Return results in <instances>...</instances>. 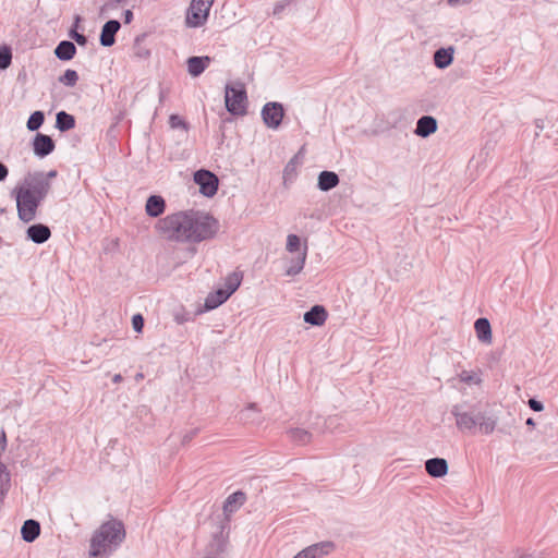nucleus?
<instances>
[{
    "mask_svg": "<svg viewBox=\"0 0 558 558\" xmlns=\"http://www.w3.org/2000/svg\"><path fill=\"white\" fill-rule=\"evenodd\" d=\"M197 433H198V429H197V428H195V429H193V430H191V432L186 433V434L183 436V438H182V442H183V444H187L189 441H191V440L195 437V435H196Z\"/></svg>",
    "mask_w": 558,
    "mask_h": 558,
    "instance_id": "ea45409f",
    "label": "nucleus"
},
{
    "mask_svg": "<svg viewBox=\"0 0 558 558\" xmlns=\"http://www.w3.org/2000/svg\"><path fill=\"white\" fill-rule=\"evenodd\" d=\"M425 470L432 477H444L447 475L449 466L444 458H432L425 461Z\"/></svg>",
    "mask_w": 558,
    "mask_h": 558,
    "instance_id": "ddd939ff",
    "label": "nucleus"
},
{
    "mask_svg": "<svg viewBox=\"0 0 558 558\" xmlns=\"http://www.w3.org/2000/svg\"><path fill=\"white\" fill-rule=\"evenodd\" d=\"M294 169H295L294 160H293V159H291V160L287 163V166H286V168H284V171H283V172H284V177L290 175V173H292V172L294 171Z\"/></svg>",
    "mask_w": 558,
    "mask_h": 558,
    "instance_id": "79ce46f5",
    "label": "nucleus"
},
{
    "mask_svg": "<svg viewBox=\"0 0 558 558\" xmlns=\"http://www.w3.org/2000/svg\"><path fill=\"white\" fill-rule=\"evenodd\" d=\"M284 117L283 106L280 102H267L262 109V118L265 125L269 129L277 130Z\"/></svg>",
    "mask_w": 558,
    "mask_h": 558,
    "instance_id": "1a4fd4ad",
    "label": "nucleus"
},
{
    "mask_svg": "<svg viewBox=\"0 0 558 558\" xmlns=\"http://www.w3.org/2000/svg\"><path fill=\"white\" fill-rule=\"evenodd\" d=\"M211 59L208 56L190 57L187 59V71L193 77L199 76L209 65Z\"/></svg>",
    "mask_w": 558,
    "mask_h": 558,
    "instance_id": "6ab92c4d",
    "label": "nucleus"
},
{
    "mask_svg": "<svg viewBox=\"0 0 558 558\" xmlns=\"http://www.w3.org/2000/svg\"><path fill=\"white\" fill-rule=\"evenodd\" d=\"M437 131V120L432 116H423L416 122L414 133L421 137H428Z\"/></svg>",
    "mask_w": 558,
    "mask_h": 558,
    "instance_id": "2eb2a0df",
    "label": "nucleus"
},
{
    "mask_svg": "<svg viewBox=\"0 0 558 558\" xmlns=\"http://www.w3.org/2000/svg\"><path fill=\"white\" fill-rule=\"evenodd\" d=\"M293 558H299L296 555Z\"/></svg>",
    "mask_w": 558,
    "mask_h": 558,
    "instance_id": "5fc2aeb1",
    "label": "nucleus"
},
{
    "mask_svg": "<svg viewBox=\"0 0 558 558\" xmlns=\"http://www.w3.org/2000/svg\"><path fill=\"white\" fill-rule=\"evenodd\" d=\"M225 102L227 110L233 116L246 113L247 95L242 82L227 84L225 87Z\"/></svg>",
    "mask_w": 558,
    "mask_h": 558,
    "instance_id": "39448f33",
    "label": "nucleus"
},
{
    "mask_svg": "<svg viewBox=\"0 0 558 558\" xmlns=\"http://www.w3.org/2000/svg\"><path fill=\"white\" fill-rule=\"evenodd\" d=\"M54 148V141L49 135L43 133H37L35 135L33 140V150L37 157L44 158L50 155Z\"/></svg>",
    "mask_w": 558,
    "mask_h": 558,
    "instance_id": "9d476101",
    "label": "nucleus"
},
{
    "mask_svg": "<svg viewBox=\"0 0 558 558\" xmlns=\"http://www.w3.org/2000/svg\"><path fill=\"white\" fill-rule=\"evenodd\" d=\"M451 414L456 417V425L461 432L474 433L478 427L482 434L489 435L495 430L498 422L497 417L476 411L466 402L454 404L451 408Z\"/></svg>",
    "mask_w": 558,
    "mask_h": 558,
    "instance_id": "7ed1b4c3",
    "label": "nucleus"
},
{
    "mask_svg": "<svg viewBox=\"0 0 558 558\" xmlns=\"http://www.w3.org/2000/svg\"><path fill=\"white\" fill-rule=\"evenodd\" d=\"M471 379H472V377H471V376L462 377V380H464V381H470Z\"/></svg>",
    "mask_w": 558,
    "mask_h": 558,
    "instance_id": "3c124183",
    "label": "nucleus"
},
{
    "mask_svg": "<svg viewBox=\"0 0 558 558\" xmlns=\"http://www.w3.org/2000/svg\"><path fill=\"white\" fill-rule=\"evenodd\" d=\"M307 257V246H304V250L299 253V255L295 258H292L290 260V264L286 270L287 276H295L300 274L305 265V260Z\"/></svg>",
    "mask_w": 558,
    "mask_h": 558,
    "instance_id": "a878e982",
    "label": "nucleus"
},
{
    "mask_svg": "<svg viewBox=\"0 0 558 558\" xmlns=\"http://www.w3.org/2000/svg\"><path fill=\"white\" fill-rule=\"evenodd\" d=\"M333 548V543L320 542L304 548L303 550L298 553L296 556L299 558H320L331 553Z\"/></svg>",
    "mask_w": 558,
    "mask_h": 558,
    "instance_id": "9b49d317",
    "label": "nucleus"
},
{
    "mask_svg": "<svg viewBox=\"0 0 558 558\" xmlns=\"http://www.w3.org/2000/svg\"><path fill=\"white\" fill-rule=\"evenodd\" d=\"M328 313L323 305H314L304 314V322L312 326H322L327 319Z\"/></svg>",
    "mask_w": 558,
    "mask_h": 558,
    "instance_id": "dca6fc26",
    "label": "nucleus"
},
{
    "mask_svg": "<svg viewBox=\"0 0 558 558\" xmlns=\"http://www.w3.org/2000/svg\"><path fill=\"white\" fill-rule=\"evenodd\" d=\"M45 174L47 177V180L49 181V179H52V178L57 177V171L56 170H50L48 173H45Z\"/></svg>",
    "mask_w": 558,
    "mask_h": 558,
    "instance_id": "a18cd8bd",
    "label": "nucleus"
},
{
    "mask_svg": "<svg viewBox=\"0 0 558 558\" xmlns=\"http://www.w3.org/2000/svg\"><path fill=\"white\" fill-rule=\"evenodd\" d=\"M78 81V74L75 70L68 69L63 75L59 77V82L68 87H73Z\"/></svg>",
    "mask_w": 558,
    "mask_h": 558,
    "instance_id": "2f4dec72",
    "label": "nucleus"
},
{
    "mask_svg": "<svg viewBox=\"0 0 558 558\" xmlns=\"http://www.w3.org/2000/svg\"><path fill=\"white\" fill-rule=\"evenodd\" d=\"M40 534V524L38 521L28 519L26 520L21 529L22 538L27 542H34Z\"/></svg>",
    "mask_w": 558,
    "mask_h": 558,
    "instance_id": "4be33fe9",
    "label": "nucleus"
},
{
    "mask_svg": "<svg viewBox=\"0 0 558 558\" xmlns=\"http://www.w3.org/2000/svg\"><path fill=\"white\" fill-rule=\"evenodd\" d=\"M125 529L117 519L104 522L93 534L89 558H108L124 541Z\"/></svg>",
    "mask_w": 558,
    "mask_h": 558,
    "instance_id": "f03ea898",
    "label": "nucleus"
},
{
    "mask_svg": "<svg viewBox=\"0 0 558 558\" xmlns=\"http://www.w3.org/2000/svg\"><path fill=\"white\" fill-rule=\"evenodd\" d=\"M8 174H9L8 167L3 162L0 161V182L4 181L8 177Z\"/></svg>",
    "mask_w": 558,
    "mask_h": 558,
    "instance_id": "a19ab883",
    "label": "nucleus"
},
{
    "mask_svg": "<svg viewBox=\"0 0 558 558\" xmlns=\"http://www.w3.org/2000/svg\"><path fill=\"white\" fill-rule=\"evenodd\" d=\"M121 24L118 20L107 21L100 32V45L111 47L116 43V34L119 32Z\"/></svg>",
    "mask_w": 558,
    "mask_h": 558,
    "instance_id": "f8f14e48",
    "label": "nucleus"
},
{
    "mask_svg": "<svg viewBox=\"0 0 558 558\" xmlns=\"http://www.w3.org/2000/svg\"><path fill=\"white\" fill-rule=\"evenodd\" d=\"M132 326L136 332H141L144 327V318L141 314H136L132 317Z\"/></svg>",
    "mask_w": 558,
    "mask_h": 558,
    "instance_id": "e433bc0d",
    "label": "nucleus"
},
{
    "mask_svg": "<svg viewBox=\"0 0 558 558\" xmlns=\"http://www.w3.org/2000/svg\"><path fill=\"white\" fill-rule=\"evenodd\" d=\"M44 121L45 113L40 110H36L29 116L26 128L32 132L37 131L44 124Z\"/></svg>",
    "mask_w": 558,
    "mask_h": 558,
    "instance_id": "7c9ffc66",
    "label": "nucleus"
},
{
    "mask_svg": "<svg viewBox=\"0 0 558 558\" xmlns=\"http://www.w3.org/2000/svg\"><path fill=\"white\" fill-rule=\"evenodd\" d=\"M169 125L171 129H183L187 130V124L182 118L178 114H171L169 118Z\"/></svg>",
    "mask_w": 558,
    "mask_h": 558,
    "instance_id": "f704fd0d",
    "label": "nucleus"
},
{
    "mask_svg": "<svg viewBox=\"0 0 558 558\" xmlns=\"http://www.w3.org/2000/svg\"><path fill=\"white\" fill-rule=\"evenodd\" d=\"M194 181L199 186V192L206 197H213L218 191L219 180L208 170H197L194 173Z\"/></svg>",
    "mask_w": 558,
    "mask_h": 558,
    "instance_id": "6e6552de",
    "label": "nucleus"
},
{
    "mask_svg": "<svg viewBox=\"0 0 558 558\" xmlns=\"http://www.w3.org/2000/svg\"><path fill=\"white\" fill-rule=\"evenodd\" d=\"M12 61V52L9 47L0 48V70H5Z\"/></svg>",
    "mask_w": 558,
    "mask_h": 558,
    "instance_id": "473e14b6",
    "label": "nucleus"
},
{
    "mask_svg": "<svg viewBox=\"0 0 558 558\" xmlns=\"http://www.w3.org/2000/svg\"><path fill=\"white\" fill-rule=\"evenodd\" d=\"M291 441L298 445H306L312 439V434L303 428L294 427L287 430Z\"/></svg>",
    "mask_w": 558,
    "mask_h": 558,
    "instance_id": "cd10ccee",
    "label": "nucleus"
},
{
    "mask_svg": "<svg viewBox=\"0 0 558 558\" xmlns=\"http://www.w3.org/2000/svg\"><path fill=\"white\" fill-rule=\"evenodd\" d=\"M450 5L468 4L473 0H447Z\"/></svg>",
    "mask_w": 558,
    "mask_h": 558,
    "instance_id": "c03bdc74",
    "label": "nucleus"
},
{
    "mask_svg": "<svg viewBox=\"0 0 558 558\" xmlns=\"http://www.w3.org/2000/svg\"><path fill=\"white\" fill-rule=\"evenodd\" d=\"M166 98V90L165 89H160L159 92V101L162 102Z\"/></svg>",
    "mask_w": 558,
    "mask_h": 558,
    "instance_id": "de8ad7c7",
    "label": "nucleus"
},
{
    "mask_svg": "<svg viewBox=\"0 0 558 558\" xmlns=\"http://www.w3.org/2000/svg\"><path fill=\"white\" fill-rule=\"evenodd\" d=\"M525 424L527 426H531V427H534L535 426V421L532 418V417H529L525 422Z\"/></svg>",
    "mask_w": 558,
    "mask_h": 558,
    "instance_id": "8fccbe9b",
    "label": "nucleus"
},
{
    "mask_svg": "<svg viewBox=\"0 0 558 558\" xmlns=\"http://www.w3.org/2000/svg\"><path fill=\"white\" fill-rule=\"evenodd\" d=\"M242 279H243L242 272L233 271L226 277L222 289L226 292H228L230 295H232L240 287Z\"/></svg>",
    "mask_w": 558,
    "mask_h": 558,
    "instance_id": "c85d7f7f",
    "label": "nucleus"
},
{
    "mask_svg": "<svg viewBox=\"0 0 558 558\" xmlns=\"http://www.w3.org/2000/svg\"><path fill=\"white\" fill-rule=\"evenodd\" d=\"M246 500V496L243 492H235L227 497L223 502V513L229 517L235 512Z\"/></svg>",
    "mask_w": 558,
    "mask_h": 558,
    "instance_id": "aec40b11",
    "label": "nucleus"
},
{
    "mask_svg": "<svg viewBox=\"0 0 558 558\" xmlns=\"http://www.w3.org/2000/svg\"><path fill=\"white\" fill-rule=\"evenodd\" d=\"M218 227V221L214 217L198 210L168 215L159 219L155 226L165 239L183 243H199L211 239Z\"/></svg>",
    "mask_w": 558,
    "mask_h": 558,
    "instance_id": "f257e3e1",
    "label": "nucleus"
},
{
    "mask_svg": "<svg viewBox=\"0 0 558 558\" xmlns=\"http://www.w3.org/2000/svg\"><path fill=\"white\" fill-rule=\"evenodd\" d=\"M123 380L122 376L120 374H116L113 377H112V381L114 384H119Z\"/></svg>",
    "mask_w": 558,
    "mask_h": 558,
    "instance_id": "49530a36",
    "label": "nucleus"
},
{
    "mask_svg": "<svg viewBox=\"0 0 558 558\" xmlns=\"http://www.w3.org/2000/svg\"><path fill=\"white\" fill-rule=\"evenodd\" d=\"M128 0H108L100 9V12H107L110 10H114L120 5L126 4Z\"/></svg>",
    "mask_w": 558,
    "mask_h": 558,
    "instance_id": "c9c22d12",
    "label": "nucleus"
},
{
    "mask_svg": "<svg viewBox=\"0 0 558 558\" xmlns=\"http://www.w3.org/2000/svg\"><path fill=\"white\" fill-rule=\"evenodd\" d=\"M283 9V5L282 4H277L274 9V14H278L281 12V10Z\"/></svg>",
    "mask_w": 558,
    "mask_h": 558,
    "instance_id": "09e8293b",
    "label": "nucleus"
},
{
    "mask_svg": "<svg viewBox=\"0 0 558 558\" xmlns=\"http://www.w3.org/2000/svg\"><path fill=\"white\" fill-rule=\"evenodd\" d=\"M227 539L222 534L215 535L213 541L209 544V553L215 555H220L227 549Z\"/></svg>",
    "mask_w": 558,
    "mask_h": 558,
    "instance_id": "c756f323",
    "label": "nucleus"
},
{
    "mask_svg": "<svg viewBox=\"0 0 558 558\" xmlns=\"http://www.w3.org/2000/svg\"><path fill=\"white\" fill-rule=\"evenodd\" d=\"M339 181V177L336 172L325 170L318 174L317 186L320 191L327 192L336 187Z\"/></svg>",
    "mask_w": 558,
    "mask_h": 558,
    "instance_id": "5701e85b",
    "label": "nucleus"
},
{
    "mask_svg": "<svg viewBox=\"0 0 558 558\" xmlns=\"http://www.w3.org/2000/svg\"><path fill=\"white\" fill-rule=\"evenodd\" d=\"M453 47L439 48L434 52V64L438 69L448 68L453 61Z\"/></svg>",
    "mask_w": 558,
    "mask_h": 558,
    "instance_id": "412c9836",
    "label": "nucleus"
},
{
    "mask_svg": "<svg viewBox=\"0 0 558 558\" xmlns=\"http://www.w3.org/2000/svg\"><path fill=\"white\" fill-rule=\"evenodd\" d=\"M529 407H530V409H532L535 412H541L544 410V404L534 398H531L529 400Z\"/></svg>",
    "mask_w": 558,
    "mask_h": 558,
    "instance_id": "58836bf2",
    "label": "nucleus"
},
{
    "mask_svg": "<svg viewBox=\"0 0 558 558\" xmlns=\"http://www.w3.org/2000/svg\"><path fill=\"white\" fill-rule=\"evenodd\" d=\"M230 296L231 295L222 288L217 289L215 292L209 293L205 299V308L215 310L225 303Z\"/></svg>",
    "mask_w": 558,
    "mask_h": 558,
    "instance_id": "393cba45",
    "label": "nucleus"
},
{
    "mask_svg": "<svg viewBox=\"0 0 558 558\" xmlns=\"http://www.w3.org/2000/svg\"><path fill=\"white\" fill-rule=\"evenodd\" d=\"M214 0H192L185 15V25L191 28L203 26L209 16Z\"/></svg>",
    "mask_w": 558,
    "mask_h": 558,
    "instance_id": "423d86ee",
    "label": "nucleus"
},
{
    "mask_svg": "<svg viewBox=\"0 0 558 558\" xmlns=\"http://www.w3.org/2000/svg\"><path fill=\"white\" fill-rule=\"evenodd\" d=\"M143 377H144V376H143V374H142V373H138V374L136 375V379H137V380L143 379Z\"/></svg>",
    "mask_w": 558,
    "mask_h": 558,
    "instance_id": "603ef678",
    "label": "nucleus"
},
{
    "mask_svg": "<svg viewBox=\"0 0 558 558\" xmlns=\"http://www.w3.org/2000/svg\"><path fill=\"white\" fill-rule=\"evenodd\" d=\"M475 332L477 336V339L486 344L492 343L493 335H492V327L490 323L487 318L481 317L477 318L474 323Z\"/></svg>",
    "mask_w": 558,
    "mask_h": 558,
    "instance_id": "a211bd4d",
    "label": "nucleus"
},
{
    "mask_svg": "<svg viewBox=\"0 0 558 558\" xmlns=\"http://www.w3.org/2000/svg\"><path fill=\"white\" fill-rule=\"evenodd\" d=\"M74 126H75V118L72 114H70L65 111H60L57 113L56 128L60 132H66L69 130H72Z\"/></svg>",
    "mask_w": 558,
    "mask_h": 558,
    "instance_id": "bb28decb",
    "label": "nucleus"
},
{
    "mask_svg": "<svg viewBox=\"0 0 558 558\" xmlns=\"http://www.w3.org/2000/svg\"><path fill=\"white\" fill-rule=\"evenodd\" d=\"M70 36L80 45L85 46L87 44V37L83 34H80L75 31H72Z\"/></svg>",
    "mask_w": 558,
    "mask_h": 558,
    "instance_id": "4c0bfd02",
    "label": "nucleus"
},
{
    "mask_svg": "<svg viewBox=\"0 0 558 558\" xmlns=\"http://www.w3.org/2000/svg\"><path fill=\"white\" fill-rule=\"evenodd\" d=\"M166 202L160 195H150L145 205L146 214L149 217L157 218L165 213Z\"/></svg>",
    "mask_w": 558,
    "mask_h": 558,
    "instance_id": "f3484780",
    "label": "nucleus"
},
{
    "mask_svg": "<svg viewBox=\"0 0 558 558\" xmlns=\"http://www.w3.org/2000/svg\"><path fill=\"white\" fill-rule=\"evenodd\" d=\"M124 16V23L130 24L133 20V12L131 10H125L123 13Z\"/></svg>",
    "mask_w": 558,
    "mask_h": 558,
    "instance_id": "37998d69",
    "label": "nucleus"
},
{
    "mask_svg": "<svg viewBox=\"0 0 558 558\" xmlns=\"http://www.w3.org/2000/svg\"><path fill=\"white\" fill-rule=\"evenodd\" d=\"M300 238L296 234H289L287 238L286 248L290 253H294L300 250Z\"/></svg>",
    "mask_w": 558,
    "mask_h": 558,
    "instance_id": "72a5a7b5",
    "label": "nucleus"
},
{
    "mask_svg": "<svg viewBox=\"0 0 558 558\" xmlns=\"http://www.w3.org/2000/svg\"><path fill=\"white\" fill-rule=\"evenodd\" d=\"M520 558H534L532 555H522Z\"/></svg>",
    "mask_w": 558,
    "mask_h": 558,
    "instance_id": "864d4df0",
    "label": "nucleus"
},
{
    "mask_svg": "<svg viewBox=\"0 0 558 558\" xmlns=\"http://www.w3.org/2000/svg\"><path fill=\"white\" fill-rule=\"evenodd\" d=\"M21 187L34 194L35 196H38V198L45 199L50 191L51 184L47 180L45 172L36 171L28 173L24 178Z\"/></svg>",
    "mask_w": 558,
    "mask_h": 558,
    "instance_id": "0eeeda50",
    "label": "nucleus"
},
{
    "mask_svg": "<svg viewBox=\"0 0 558 558\" xmlns=\"http://www.w3.org/2000/svg\"><path fill=\"white\" fill-rule=\"evenodd\" d=\"M12 195H14L16 199L19 218L23 222H29L34 220L36 217L37 208L44 199L38 198V196H35L21 186H16L12 191Z\"/></svg>",
    "mask_w": 558,
    "mask_h": 558,
    "instance_id": "20e7f679",
    "label": "nucleus"
},
{
    "mask_svg": "<svg viewBox=\"0 0 558 558\" xmlns=\"http://www.w3.org/2000/svg\"><path fill=\"white\" fill-rule=\"evenodd\" d=\"M27 238L36 244H43L51 236V231L48 226L43 223H35L27 228Z\"/></svg>",
    "mask_w": 558,
    "mask_h": 558,
    "instance_id": "4468645a",
    "label": "nucleus"
},
{
    "mask_svg": "<svg viewBox=\"0 0 558 558\" xmlns=\"http://www.w3.org/2000/svg\"><path fill=\"white\" fill-rule=\"evenodd\" d=\"M76 53L75 45L70 40H62L54 49L56 57L61 61H69L73 59Z\"/></svg>",
    "mask_w": 558,
    "mask_h": 558,
    "instance_id": "b1692460",
    "label": "nucleus"
}]
</instances>
